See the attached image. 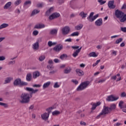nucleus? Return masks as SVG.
<instances>
[{"instance_id":"f257e3e1","label":"nucleus","mask_w":126,"mask_h":126,"mask_svg":"<svg viewBox=\"0 0 126 126\" xmlns=\"http://www.w3.org/2000/svg\"><path fill=\"white\" fill-rule=\"evenodd\" d=\"M115 15L117 18H121V22H125L126 20V15L119 9L115 10Z\"/></svg>"},{"instance_id":"f03ea898","label":"nucleus","mask_w":126,"mask_h":126,"mask_svg":"<svg viewBox=\"0 0 126 126\" xmlns=\"http://www.w3.org/2000/svg\"><path fill=\"white\" fill-rule=\"evenodd\" d=\"M32 97V95L27 93H24L21 96V103H29L30 98Z\"/></svg>"},{"instance_id":"7ed1b4c3","label":"nucleus","mask_w":126,"mask_h":126,"mask_svg":"<svg viewBox=\"0 0 126 126\" xmlns=\"http://www.w3.org/2000/svg\"><path fill=\"white\" fill-rule=\"evenodd\" d=\"M109 113H111L109 107L104 106L102 111L96 116V119H100V118H102L104 115H107Z\"/></svg>"},{"instance_id":"20e7f679","label":"nucleus","mask_w":126,"mask_h":126,"mask_svg":"<svg viewBox=\"0 0 126 126\" xmlns=\"http://www.w3.org/2000/svg\"><path fill=\"white\" fill-rule=\"evenodd\" d=\"M90 84V81H86L82 83L77 88V91H81V90H84V89H85V88H86Z\"/></svg>"},{"instance_id":"39448f33","label":"nucleus","mask_w":126,"mask_h":126,"mask_svg":"<svg viewBox=\"0 0 126 126\" xmlns=\"http://www.w3.org/2000/svg\"><path fill=\"white\" fill-rule=\"evenodd\" d=\"M118 99H119V96L112 94L108 96L106 98V100L107 101L113 102L114 101H117V100H118Z\"/></svg>"},{"instance_id":"423d86ee","label":"nucleus","mask_w":126,"mask_h":126,"mask_svg":"<svg viewBox=\"0 0 126 126\" xmlns=\"http://www.w3.org/2000/svg\"><path fill=\"white\" fill-rule=\"evenodd\" d=\"M62 31L63 35H67L70 31V28L68 26H65L62 29Z\"/></svg>"},{"instance_id":"0eeeda50","label":"nucleus","mask_w":126,"mask_h":126,"mask_svg":"<svg viewBox=\"0 0 126 126\" xmlns=\"http://www.w3.org/2000/svg\"><path fill=\"white\" fill-rule=\"evenodd\" d=\"M63 49V46L60 44L56 45V46L53 48V50L54 51H55V52H60L62 51Z\"/></svg>"},{"instance_id":"6e6552de","label":"nucleus","mask_w":126,"mask_h":126,"mask_svg":"<svg viewBox=\"0 0 126 126\" xmlns=\"http://www.w3.org/2000/svg\"><path fill=\"white\" fill-rule=\"evenodd\" d=\"M28 83L24 82L21 81V79H16V85H20V86H26L28 85Z\"/></svg>"},{"instance_id":"1a4fd4ad","label":"nucleus","mask_w":126,"mask_h":126,"mask_svg":"<svg viewBox=\"0 0 126 126\" xmlns=\"http://www.w3.org/2000/svg\"><path fill=\"white\" fill-rule=\"evenodd\" d=\"M114 3H115V1L114 0L108 1V6L109 8H110V9H114V8H116V5L114 4Z\"/></svg>"},{"instance_id":"9d476101","label":"nucleus","mask_w":126,"mask_h":126,"mask_svg":"<svg viewBox=\"0 0 126 126\" xmlns=\"http://www.w3.org/2000/svg\"><path fill=\"white\" fill-rule=\"evenodd\" d=\"M60 15H61L59 13H54L49 16V19L50 20H53V19H55V18H58V17H60Z\"/></svg>"},{"instance_id":"9b49d317","label":"nucleus","mask_w":126,"mask_h":126,"mask_svg":"<svg viewBox=\"0 0 126 126\" xmlns=\"http://www.w3.org/2000/svg\"><path fill=\"white\" fill-rule=\"evenodd\" d=\"M111 79H113V80H116V81H120L122 79V77L121 76V74L118 73L116 75L113 76L111 77Z\"/></svg>"},{"instance_id":"f8f14e48","label":"nucleus","mask_w":126,"mask_h":126,"mask_svg":"<svg viewBox=\"0 0 126 126\" xmlns=\"http://www.w3.org/2000/svg\"><path fill=\"white\" fill-rule=\"evenodd\" d=\"M49 117H50V114L48 113H45L41 115V118L44 121H47L49 119Z\"/></svg>"},{"instance_id":"ddd939ff","label":"nucleus","mask_w":126,"mask_h":126,"mask_svg":"<svg viewBox=\"0 0 126 126\" xmlns=\"http://www.w3.org/2000/svg\"><path fill=\"white\" fill-rule=\"evenodd\" d=\"M102 23H103V20L101 18L97 19L95 22L96 26H101V25H102Z\"/></svg>"},{"instance_id":"4468645a","label":"nucleus","mask_w":126,"mask_h":126,"mask_svg":"<svg viewBox=\"0 0 126 126\" xmlns=\"http://www.w3.org/2000/svg\"><path fill=\"white\" fill-rule=\"evenodd\" d=\"M25 90L27 91H29V92H32V93H36V92H38V90H33V88L27 87L25 88Z\"/></svg>"},{"instance_id":"2eb2a0df","label":"nucleus","mask_w":126,"mask_h":126,"mask_svg":"<svg viewBox=\"0 0 126 126\" xmlns=\"http://www.w3.org/2000/svg\"><path fill=\"white\" fill-rule=\"evenodd\" d=\"M58 29H54L51 30H50V35H52L53 36H55L58 34Z\"/></svg>"},{"instance_id":"dca6fc26","label":"nucleus","mask_w":126,"mask_h":126,"mask_svg":"<svg viewBox=\"0 0 126 126\" xmlns=\"http://www.w3.org/2000/svg\"><path fill=\"white\" fill-rule=\"evenodd\" d=\"M32 49L35 51L39 49V41H36L32 45Z\"/></svg>"},{"instance_id":"f3484780","label":"nucleus","mask_w":126,"mask_h":126,"mask_svg":"<svg viewBox=\"0 0 126 126\" xmlns=\"http://www.w3.org/2000/svg\"><path fill=\"white\" fill-rule=\"evenodd\" d=\"M76 72L79 75V76H82V75H84V72L82 71V70L80 69H76Z\"/></svg>"},{"instance_id":"a211bd4d","label":"nucleus","mask_w":126,"mask_h":126,"mask_svg":"<svg viewBox=\"0 0 126 126\" xmlns=\"http://www.w3.org/2000/svg\"><path fill=\"white\" fill-rule=\"evenodd\" d=\"M42 28H45V25L37 24L34 26L35 29H42Z\"/></svg>"},{"instance_id":"6ab92c4d","label":"nucleus","mask_w":126,"mask_h":126,"mask_svg":"<svg viewBox=\"0 0 126 126\" xmlns=\"http://www.w3.org/2000/svg\"><path fill=\"white\" fill-rule=\"evenodd\" d=\"M54 7H50L46 12V15L49 16L54 11Z\"/></svg>"},{"instance_id":"aec40b11","label":"nucleus","mask_w":126,"mask_h":126,"mask_svg":"<svg viewBox=\"0 0 126 126\" xmlns=\"http://www.w3.org/2000/svg\"><path fill=\"white\" fill-rule=\"evenodd\" d=\"M100 105H101V102H97L96 103H93V107H92V110H95L97 106H100Z\"/></svg>"},{"instance_id":"412c9836","label":"nucleus","mask_w":126,"mask_h":126,"mask_svg":"<svg viewBox=\"0 0 126 126\" xmlns=\"http://www.w3.org/2000/svg\"><path fill=\"white\" fill-rule=\"evenodd\" d=\"M89 57L92 58H96V57H98V54H96L95 52H93L89 54Z\"/></svg>"},{"instance_id":"4be33fe9","label":"nucleus","mask_w":126,"mask_h":126,"mask_svg":"<svg viewBox=\"0 0 126 126\" xmlns=\"http://www.w3.org/2000/svg\"><path fill=\"white\" fill-rule=\"evenodd\" d=\"M51 85V82L48 81L46 83H45L43 85V89H46V88H48L49 86Z\"/></svg>"},{"instance_id":"5701e85b","label":"nucleus","mask_w":126,"mask_h":126,"mask_svg":"<svg viewBox=\"0 0 126 126\" xmlns=\"http://www.w3.org/2000/svg\"><path fill=\"white\" fill-rule=\"evenodd\" d=\"M40 76V73L38 71H36L33 73V78H37L38 76Z\"/></svg>"},{"instance_id":"b1692460","label":"nucleus","mask_w":126,"mask_h":126,"mask_svg":"<svg viewBox=\"0 0 126 126\" xmlns=\"http://www.w3.org/2000/svg\"><path fill=\"white\" fill-rule=\"evenodd\" d=\"M12 78L11 77H7L4 81V84H7V83H10V81L12 80Z\"/></svg>"},{"instance_id":"393cba45","label":"nucleus","mask_w":126,"mask_h":126,"mask_svg":"<svg viewBox=\"0 0 126 126\" xmlns=\"http://www.w3.org/2000/svg\"><path fill=\"white\" fill-rule=\"evenodd\" d=\"M54 109H56V107L55 106H52L46 109V111L48 112L47 114H50V113H51V112H52V110H54Z\"/></svg>"},{"instance_id":"a878e982","label":"nucleus","mask_w":126,"mask_h":126,"mask_svg":"<svg viewBox=\"0 0 126 126\" xmlns=\"http://www.w3.org/2000/svg\"><path fill=\"white\" fill-rule=\"evenodd\" d=\"M11 5V2H8L4 6L3 8L4 9H7L8 8H9V7H10Z\"/></svg>"},{"instance_id":"bb28decb","label":"nucleus","mask_w":126,"mask_h":126,"mask_svg":"<svg viewBox=\"0 0 126 126\" xmlns=\"http://www.w3.org/2000/svg\"><path fill=\"white\" fill-rule=\"evenodd\" d=\"M8 24L3 23L0 26V30L3 29V28H6V27H8Z\"/></svg>"},{"instance_id":"cd10ccee","label":"nucleus","mask_w":126,"mask_h":126,"mask_svg":"<svg viewBox=\"0 0 126 126\" xmlns=\"http://www.w3.org/2000/svg\"><path fill=\"white\" fill-rule=\"evenodd\" d=\"M32 2L31 0L26 1L24 3V6H30Z\"/></svg>"},{"instance_id":"c85d7f7f","label":"nucleus","mask_w":126,"mask_h":126,"mask_svg":"<svg viewBox=\"0 0 126 126\" xmlns=\"http://www.w3.org/2000/svg\"><path fill=\"white\" fill-rule=\"evenodd\" d=\"M116 108H117V105L113 103L110 105V107H109V109L110 110V111L112 112V110H115Z\"/></svg>"},{"instance_id":"c756f323","label":"nucleus","mask_w":126,"mask_h":126,"mask_svg":"<svg viewBox=\"0 0 126 126\" xmlns=\"http://www.w3.org/2000/svg\"><path fill=\"white\" fill-rule=\"evenodd\" d=\"M71 71V68L70 67H67L64 70V73H69Z\"/></svg>"},{"instance_id":"7c9ffc66","label":"nucleus","mask_w":126,"mask_h":126,"mask_svg":"<svg viewBox=\"0 0 126 126\" xmlns=\"http://www.w3.org/2000/svg\"><path fill=\"white\" fill-rule=\"evenodd\" d=\"M82 27H83V25L79 24L78 25L75 27V29L76 30H80V29H82Z\"/></svg>"},{"instance_id":"2f4dec72","label":"nucleus","mask_w":126,"mask_h":126,"mask_svg":"<svg viewBox=\"0 0 126 126\" xmlns=\"http://www.w3.org/2000/svg\"><path fill=\"white\" fill-rule=\"evenodd\" d=\"M80 16H81L82 18H85L87 17V13H84V12H81L80 13Z\"/></svg>"},{"instance_id":"473e14b6","label":"nucleus","mask_w":126,"mask_h":126,"mask_svg":"<svg viewBox=\"0 0 126 126\" xmlns=\"http://www.w3.org/2000/svg\"><path fill=\"white\" fill-rule=\"evenodd\" d=\"M61 114V112L58 110H55L52 112V116H58V115H60Z\"/></svg>"},{"instance_id":"72a5a7b5","label":"nucleus","mask_w":126,"mask_h":126,"mask_svg":"<svg viewBox=\"0 0 126 126\" xmlns=\"http://www.w3.org/2000/svg\"><path fill=\"white\" fill-rule=\"evenodd\" d=\"M45 59H46L45 55H41L39 57L38 60L39 62H43Z\"/></svg>"},{"instance_id":"f704fd0d","label":"nucleus","mask_w":126,"mask_h":126,"mask_svg":"<svg viewBox=\"0 0 126 126\" xmlns=\"http://www.w3.org/2000/svg\"><path fill=\"white\" fill-rule=\"evenodd\" d=\"M31 73H28L27 75V77H26V79L27 80V81H31Z\"/></svg>"},{"instance_id":"c9c22d12","label":"nucleus","mask_w":126,"mask_h":126,"mask_svg":"<svg viewBox=\"0 0 126 126\" xmlns=\"http://www.w3.org/2000/svg\"><path fill=\"white\" fill-rule=\"evenodd\" d=\"M79 54V51H78L77 50H76L72 54V56L74 58H76L77 56H78V54Z\"/></svg>"},{"instance_id":"e433bc0d","label":"nucleus","mask_w":126,"mask_h":126,"mask_svg":"<svg viewBox=\"0 0 126 126\" xmlns=\"http://www.w3.org/2000/svg\"><path fill=\"white\" fill-rule=\"evenodd\" d=\"M40 12V10L34 9L32 11V15H35V14H37V13H39Z\"/></svg>"},{"instance_id":"4c0bfd02","label":"nucleus","mask_w":126,"mask_h":126,"mask_svg":"<svg viewBox=\"0 0 126 126\" xmlns=\"http://www.w3.org/2000/svg\"><path fill=\"white\" fill-rule=\"evenodd\" d=\"M79 35V32H75L72 33L70 34V36H72V37H74L75 36H78Z\"/></svg>"},{"instance_id":"58836bf2","label":"nucleus","mask_w":126,"mask_h":126,"mask_svg":"<svg viewBox=\"0 0 126 126\" xmlns=\"http://www.w3.org/2000/svg\"><path fill=\"white\" fill-rule=\"evenodd\" d=\"M66 58H67V55L66 54H63L60 56V59H61V60H64V59H66Z\"/></svg>"},{"instance_id":"ea45409f","label":"nucleus","mask_w":126,"mask_h":126,"mask_svg":"<svg viewBox=\"0 0 126 126\" xmlns=\"http://www.w3.org/2000/svg\"><path fill=\"white\" fill-rule=\"evenodd\" d=\"M123 105H124V102L123 101V100H121L119 103V106L120 107V108H121V109H123V108H124Z\"/></svg>"},{"instance_id":"a19ab883","label":"nucleus","mask_w":126,"mask_h":126,"mask_svg":"<svg viewBox=\"0 0 126 126\" xmlns=\"http://www.w3.org/2000/svg\"><path fill=\"white\" fill-rule=\"evenodd\" d=\"M106 81V79H103L101 80H99L98 81H95L96 83H103V82H105Z\"/></svg>"},{"instance_id":"79ce46f5","label":"nucleus","mask_w":126,"mask_h":126,"mask_svg":"<svg viewBox=\"0 0 126 126\" xmlns=\"http://www.w3.org/2000/svg\"><path fill=\"white\" fill-rule=\"evenodd\" d=\"M44 3L43 2H40V3H38L37 4V7H43V6H44Z\"/></svg>"},{"instance_id":"37998d69","label":"nucleus","mask_w":126,"mask_h":126,"mask_svg":"<svg viewBox=\"0 0 126 126\" xmlns=\"http://www.w3.org/2000/svg\"><path fill=\"white\" fill-rule=\"evenodd\" d=\"M122 41H123V39L122 38L118 39L116 40L115 44H120Z\"/></svg>"},{"instance_id":"c03bdc74","label":"nucleus","mask_w":126,"mask_h":126,"mask_svg":"<svg viewBox=\"0 0 126 126\" xmlns=\"http://www.w3.org/2000/svg\"><path fill=\"white\" fill-rule=\"evenodd\" d=\"M88 19L91 22H92L95 20V19H94V17H90L88 18Z\"/></svg>"},{"instance_id":"a18cd8bd","label":"nucleus","mask_w":126,"mask_h":126,"mask_svg":"<svg viewBox=\"0 0 126 126\" xmlns=\"http://www.w3.org/2000/svg\"><path fill=\"white\" fill-rule=\"evenodd\" d=\"M59 87H60V85H59V83H58V82L55 83L54 85V88H59Z\"/></svg>"},{"instance_id":"49530a36","label":"nucleus","mask_w":126,"mask_h":126,"mask_svg":"<svg viewBox=\"0 0 126 126\" xmlns=\"http://www.w3.org/2000/svg\"><path fill=\"white\" fill-rule=\"evenodd\" d=\"M33 35L34 36H37L39 34V32L38 31H34L32 32Z\"/></svg>"},{"instance_id":"de8ad7c7","label":"nucleus","mask_w":126,"mask_h":126,"mask_svg":"<svg viewBox=\"0 0 126 126\" xmlns=\"http://www.w3.org/2000/svg\"><path fill=\"white\" fill-rule=\"evenodd\" d=\"M97 1L100 3L101 5L104 4V3H106V1H103L102 0H98Z\"/></svg>"},{"instance_id":"09e8293b","label":"nucleus","mask_w":126,"mask_h":126,"mask_svg":"<svg viewBox=\"0 0 126 126\" xmlns=\"http://www.w3.org/2000/svg\"><path fill=\"white\" fill-rule=\"evenodd\" d=\"M99 63H100V60L96 61V62L93 64V66H96V65H97Z\"/></svg>"},{"instance_id":"8fccbe9b","label":"nucleus","mask_w":126,"mask_h":126,"mask_svg":"<svg viewBox=\"0 0 126 126\" xmlns=\"http://www.w3.org/2000/svg\"><path fill=\"white\" fill-rule=\"evenodd\" d=\"M54 63H61V61H60V60H59L58 59H55L54 60Z\"/></svg>"},{"instance_id":"3c124183","label":"nucleus","mask_w":126,"mask_h":126,"mask_svg":"<svg viewBox=\"0 0 126 126\" xmlns=\"http://www.w3.org/2000/svg\"><path fill=\"white\" fill-rule=\"evenodd\" d=\"M64 42H72V39L71 38H69L66 39L64 40Z\"/></svg>"},{"instance_id":"603ef678","label":"nucleus","mask_w":126,"mask_h":126,"mask_svg":"<svg viewBox=\"0 0 126 126\" xmlns=\"http://www.w3.org/2000/svg\"><path fill=\"white\" fill-rule=\"evenodd\" d=\"M47 67L49 69H52V68L53 67V64H49V65L47 66Z\"/></svg>"},{"instance_id":"864d4df0","label":"nucleus","mask_w":126,"mask_h":126,"mask_svg":"<svg viewBox=\"0 0 126 126\" xmlns=\"http://www.w3.org/2000/svg\"><path fill=\"white\" fill-rule=\"evenodd\" d=\"M3 106L4 108H8V105L6 103H4L3 102H2V105Z\"/></svg>"},{"instance_id":"5fc2aeb1","label":"nucleus","mask_w":126,"mask_h":126,"mask_svg":"<svg viewBox=\"0 0 126 126\" xmlns=\"http://www.w3.org/2000/svg\"><path fill=\"white\" fill-rule=\"evenodd\" d=\"M5 60V57L3 56H0V61H4Z\"/></svg>"},{"instance_id":"6e6d98bb","label":"nucleus","mask_w":126,"mask_h":126,"mask_svg":"<svg viewBox=\"0 0 126 126\" xmlns=\"http://www.w3.org/2000/svg\"><path fill=\"white\" fill-rule=\"evenodd\" d=\"M32 86L33 87L39 88V87H41V86H42V85L35 84V85H33Z\"/></svg>"},{"instance_id":"4d7b16f0","label":"nucleus","mask_w":126,"mask_h":126,"mask_svg":"<svg viewBox=\"0 0 126 126\" xmlns=\"http://www.w3.org/2000/svg\"><path fill=\"white\" fill-rule=\"evenodd\" d=\"M15 63V61H10L8 63V64L9 65H10V64H14Z\"/></svg>"},{"instance_id":"13d9d810","label":"nucleus","mask_w":126,"mask_h":126,"mask_svg":"<svg viewBox=\"0 0 126 126\" xmlns=\"http://www.w3.org/2000/svg\"><path fill=\"white\" fill-rule=\"evenodd\" d=\"M48 46H49V47H52V46H53V42L49 41L48 42Z\"/></svg>"},{"instance_id":"bf43d9fd","label":"nucleus","mask_w":126,"mask_h":126,"mask_svg":"<svg viewBox=\"0 0 126 126\" xmlns=\"http://www.w3.org/2000/svg\"><path fill=\"white\" fill-rule=\"evenodd\" d=\"M121 96L122 97H126V92H124L122 93Z\"/></svg>"},{"instance_id":"052dcab7","label":"nucleus","mask_w":126,"mask_h":126,"mask_svg":"<svg viewBox=\"0 0 126 126\" xmlns=\"http://www.w3.org/2000/svg\"><path fill=\"white\" fill-rule=\"evenodd\" d=\"M22 2V1L21 0H17V1H16L17 5L20 4V3H21Z\"/></svg>"},{"instance_id":"680f3d73","label":"nucleus","mask_w":126,"mask_h":126,"mask_svg":"<svg viewBox=\"0 0 126 126\" xmlns=\"http://www.w3.org/2000/svg\"><path fill=\"white\" fill-rule=\"evenodd\" d=\"M80 125H81V126H86V123L83 122V121H81L80 123Z\"/></svg>"},{"instance_id":"e2e57ef3","label":"nucleus","mask_w":126,"mask_h":126,"mask_svg":"<svg viewBox=\"0 0 126 126\" xmlns=\"http://www.w3.org/2000/svg\"><path fill=\"white\" fill-rule=\"evenodd\" d=\"M72 82L75 83V84H78V81L76 80H72Z\"/></svg>"},{"instance_id":"0e129e2a","label":"nucleus","mask_w":126,"mask_h":126,"mask_svg":"<svg viewBox=\"0 0 126 126\" xmlns=\"http://www.w3.org/2000/svg\"><path fill=\"white\" fill-rule=\"evenodd\" d=\"M121 30L123 31V32H124L125 33H126V28H121Z\"/></svg>"},{"instance_id":"69168bd1","label":"nucleus","mask_w":126,"mask_h":126,"mask_svg":"<svg viewBox=\"0 0 126 126\" xmlns=\"http://www.w3.org/2000/svg\"><path fill=\"white\" fill-rule=\"evenodd\" d=\"M114 126H122V123L118 122L117 123L115 124L114 125Z\"/></svg>"},{"instance_id":"338daca9","label":"nucleus","mask_w":126,"mask_h":126,"mask_svg":"<svg viewBox=\"0 0 126 126\" xmlns=\"http://www.w3.org/2000/svg\"><path fill=\"white\" fill-rule=\"evenodd\" d=\"M71 48L72 49H79V46H73L71 47Z\"/></svg>"},{"instance_id":"774afa93","label":"nucleus","mask_w":126,"mask_h":126,"mask_svg":"<svg viewBox=\"0 0 126 126\" xmlns=\"http://www.w3.org/2000/svg\"><path fill=\"white\" fill-rule=\"evenodd\" d=\"M80 67H85V64H84V63H81L80 64Z\"/></svg>"}]
</instances>
